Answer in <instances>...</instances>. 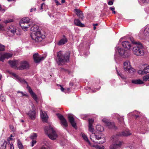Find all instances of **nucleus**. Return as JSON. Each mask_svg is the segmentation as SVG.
I'll use <instances>...</instances> for the list:
<instances>
[{
    "mask_svg": "<svg viewBox=\"0 0 149 149\" xmlns=\"http://www.w3.org/2000/svg\"><path fill=\"white\" fill-rule=\"evenodd\" d=\"M40 116L42 119V121L45 122L48 119V116L46 113L45 112H43L41 110H40Z\"/></svg>",
    "mask_w": 149,
    "mask_h": 149,
    "instance_id": "aec40b11",
    "label": "nucleus"
},
{
    "mask_svg": "<svg viewBox=\"0 0 149 149\" xmlns=\"http://www.w3.org/2000/svg\"><path fill=\"white\" fill-rule=\"evenodd\" d=\"M15 33L17 35H20L21 33V32H19L18 30H15Z\"/></svg>",
    "mask_w": 149,
    "mask_h": 149,
    "instance_id": "09e8293b",
    "label": "nucleus"
},
{
    "mask_svg": "<svg viewBox=\"0 0 149 149\" xmlns=\"http://www.w3.org/2000/svg\"><path fill=\"white\" fill-rule=\"evenodd\" d=\"M56 115L60 120L61 125L64 128L66 129L68 126V122L66 119L60 114L57 113L56 114Z\"/></svg>",
    "mask_w": 149,
    "mask_h": 149,
    "instance_id": "6e6552de",
    "label": "nucleus"
},
{
    "mask_svg": "<svg viewBox=\"0 0 149 149\" xmlns=\"http://www.w3.org/2000/svg\"><path fill=\"white\" fill-rule=\"evenodd\" d=\"M13 56V54L10 53H6L0 56V61H3L5 58H9Z\"/></svg>",
    "mask_w": 149,
    "mask_h": 149,
    "instance_id": "2eb2a0df",
    "label": "nucleus"
},
{
    "mask_svg": "<svg viewBox=\"0 0 149 149\" xmlns=\"http://www.w3.org/2000/svg\"><path fill=\"white\" fill-rule=\"evenodd\" d=\"M9 63L11 65L12 67H14L16 65V61H10Z\"/></svg>",
    "mask_w": 149,
    "mask_h": 149,
    "instance_id": "2f4dec72",
    "label": "nucleus"
},
{
    "mask_svg": "<svg viewBox=\"0 0 149 149\" xmlns=\"http://www.w3.org/2000/svg\"><path fill=\"white\" fill-rule=\"evenodd\" d=\"M13 21V20L12 19L10 18H8L6 20H5L3 22L6 24H7L9 22H12Z\"/></svg>",
    "mask_w": 149,
    "mask_h": 149,
    "instance_id": "a19ab883",
    "label": "nucleus"
},
{
    "mask_svg": "<svg viewBox=\"0 0 149 149\" xmlns=\"http://www.w3.org/2000/svg\"><path fill=\"white\" fill-rule=\"evenodd\" d=\"M116 52H118L119 55L123 58L128 57L130 55V52L127 50H125L123 49L118 47L117 50H115Z\"/></svg>",
    "mask_w": 149,
    "mask_h": 149,
    "instance_id": "423d86ee",
    "label": "nucleus"
},
{
    "mask_svg": "<svg viewBox=\"0 0 149 149\" xmlns=\"http://www.w3.org/2000/svg\"><path fill=\"white\" fill-rule=\"evenodd\" d=\"M116 69L117 74L118 76L120 77L121 78L123 79H126L125 77L122 74L120 73L117 70L116 68Z\"/></svg>",
    "mask_w": 149,
    "mask_h": 149,
    "instance_id": "e433bc0d",
    "label": "nucleus"
},
{
    "mask_svg": "<svg viewBox=\"0 0 149 149\" xmlns=\"http://www.w3.org/2000/svg\"><path fill=\"white\" fill-rule=\"evenodd\" d=\"M17 144L18 147L19 149H23L24 147L22 143L20 140L17 139Z\"/></svg>",
    "mask_w": 149,
    "mask_h": 149,
    "instance_id": "c85d7f7f",
    "label": "nucleus"
},
{
    "mask_svg": "<svg viewBox=\"0 0 149 149\" xmlns=\"http://www.w3.org/2000/svg\"><path fill=\"white\" fill-rule=\"evenodd\" d=\"M45 133L50 139L54 140L57 137L58 135L56 132L51 125L45 127Z\"/></svg>",
    "mask_w": 149,
    "mask_h": 149,
    "instance_id": "7ed1b4c3",
    "label": "nucleus"
},
{
    "mask_svg": "<svg viewBox=\"0 0 149 149\" xmlns=\"http://www.w3.org/2000/svg\"><path fill=\"white\" fill-rule=\"evenodd\" d=\"M68 118L69 121L72 126L75 128L76 127V125L74 121V119L72 115L71 114H68Z\"/></svg>",
    "mask_w": 149,
    "mask_h": 149,
    "instance_id": "6ab92c4d",
    "label": "nucleus"
},
{
    "mask_svg": "<svg viewBox=\"0 0 149 149\" xmlns=\"http://www.w3.org/2000/svg\"><path fill=\"white\" fill-rule=\"evenodd\" d=\"M132 83L136 84H141L143 83V81L140 79L132 80Z\"/></svg>",
    "mask_w": 149,
    "mask_h": 149,
    "instance_id": "cd10ccee",
    "label": "nucleus"
},
{
    "mask_svg": "<svg viewBox=\"0 0 149 149\" xmlns=\"http://www.w3.org/2000/svg\"><path fill=\"white\" fill-rule=\"evenodd\" d=\"M143 3H147L149 2V0H141Z\"/></svg>",
    "mask_w": 149,
    "mask_h": 149,
    "instance_id": "3c124183",
    "label": "nucleus"
},
{
    "mask_svg": "<svg viewBox=\"0 0 149 149\" xmlns=\"http://www.w3.org/2000/svg\"><path fill=\"white\" fill-rule=\"evenodd\" d=\"M45 5V4L44 3H43L41 4V6H40V9L41 10H42L43 9V6H44Z\"/></svg>",
    "mask_w": 149,
    "mask_h": 149,
    "instance_id": "4d7b16f0",
    "label": "nucleus"
},
{
    "mask_svg": "<svg viewBox=\"0 0 149 149\" xmlns=\"http://www.w3.org/2000/svg\"><path fill=\"white\" fill-rule=\"evenodd\" d=\"M61 87V91L63 92H64V90H65V89L63 87H62L61 86V85L60 86Z\"/></svg>",
    "mask_w": 149,
    "mask_h": 149,
    "instance_id": "bf43d9fd",
    "label": "nucleus"
},
{
    "mask_svg": "<svg viewBox=\"0 0 149 149\" xmlns=\"http://www.w3.org/2000/svg\"><path fill=\"white\" fill-rule=\"evenodd\" d=\"M97 25H98V24H93V26H97Z\"/></svg>",
    "mask_w": 149,
    "mask_h": 149,
    "instance_id": "e2e57ef3",
    "label": "nucleus"
},
{
    "mask_svg": "<svg viewBox=\"0 0 149 149\" xmlns=\"http://www.w3.org/2000/svg\"><path fill=\"white\" fill-rule=\"evenodd\" d=\"M6 144V142L5 141H4L3 142H1L0 145V149H5Z\"/></svg>",
    "mask_w": 149,
    "mask_h": 149,
    "instance_id": "bb28decb",
    "label": "nucleus"
},
{
    "mask_svg": "<svg viewBox=\"0 0 149 149\" xmlns=\"http://www.w3.org/2000/svg\"><path fill=\"white\" fill-rule=\"evenodd\" d=\"M17 93H19L21 95L19 96L20 97H23V96L26 95L24 94L22 92L18 91H17Z\"/></svg>",
    "mask_w": 149,
    "mask_h": 149,
    "instance_id": "a18cd8bd",
    "label": "nucleus"
},
{
    "mask_svg": "<svg viewBox=\"0 0 149 149\" xmlns=\"http://www.w3.org/2000/svg\"><path fill=\"white\" fill-rule=\"evenodd\" d=\"M68 39L66 38H63L61 39L58 43V44L59 45H62L67 42Z\"/></svg>",
    "mask_w": 149,
    "mask_h": 149,
    "instance_id": "b1692460",
    "label": "nucleus"
},
{
    "mask_svg": "<svg viewBox=\"0 0 149 149\" xmlns=\"http://www.w3.org/2000/svg\"><path fill=\"white\" fill-rule=\"evenodd\" d=\"M149 72V66L147 65L143 66V69L142 70H139L138 73L139 74H144Z\"/></svg>",
    "mask_w": 149,
    "mask_h": 149,
    "instance_id": "ddd939ff",
    "label": "nucleus"
},
{
    "mask_svg": "<svg viewBox=\"0 0 149 149\" xmlns=\"http://www.w3.org/2000/svg\"><path fill=\"white\" fill-rule=\"evenodd\" d=\"M36 143V140H33L31 142V146L33 147L34 146V145Z\"/></svg>",
    "mask_w": 149,
    "mask_h": 149,
    "instance_id": "de8ad7c7",
    "label": "nucleus"
},
{
    "mask_svg": "<svg viewBox=\"0 0 149 149\" xmlns=\"http://www.w3.org/2000/svg\"><path fill=\"white\" fill-rule=\"evenodd\" d=\"M8 29L9 31H10L13 34H15V32L16 29L13 27L12 26H9L8 28Z\"/></svg>",
    "mask_w": 149,
    "mask_h": 149,
    "instance_id": "72a5a7b5",
    "label": "nucleus"
},
{
    "mask_svg": "<svg viewBox=\"0 0 149 149\" xmlns=\"http://www.w3.org/2000/svg\"><path fill=\"white\" fill-rule=\"evenodd\" d=\"M81 118L84 120H85L87 118V116L86 115H81Z\"/></svg>",
    "mask_w": 149,
    "mask_h": 149,
    "instance_id": "49530a36",
    "label": "nucleus"
},
{
    "mask_svg": "<svg viewBox=\"0 0 149 149\" xmlns=\"http://www.w3.org/2000/svg\"><path fill=\"white\" fill-rule=\"evenodd\" d=\"M88 127L89 130L91 132H93V131L94 130V127L93 125H89Z\"/></svg>",
    "mask_w": 149,
    "mask_h": 149,
    "instance_id": "ea45409f",
    "label": "nucleus"
},
{
    "mask_svg": "<svg viewBox=\"0 0 149 149\" xmlns=\"http://www.w3.org/2000/svg\"><path fill=\"white\" fill-rule=\"evenodd\" d=\"M22 29L24 31H26L27 30V28L30 26V25L28 24L27 26H24L23 25H20Z\"/></svg>",
    "mask_w": 149,
    "mask_h": 149,
    "instance_id": "c9c22d12",
    "label": "nucleus"
},
{
    "mask_svg": "<svg viewBox=\"0 0 149 149\" xmlns=\"http://www.w3.org/2000/svg\"><path fill=\"white\" fill-rule=\"evenodd\" d=\"M54 1L57 6L61 5V4L58 2V1L57 0H54Z\"/></svg>",
    "mask_w": 149,
    "mask_h": 149,
    "instance_id": "5fc2aeb1",
    "label": "nucleus"
},
{
    "mask_svg": "<svg viewBox=\"0 0 149 149\" xmlns=\"http://www.w3.org/2000/svg\"><path fill=\"white\" fill-rule=\"evenodd\" d=\"M10 149H14V147L13 144L10 143Z\"/></svg>",
    "mask_w": 149,
    "mask_h": 149,
    "instance_id": "864d4df0",
    "label": "nucleus"
},
{
    "mask_svg": "<svg viewBox=\"0 0 149 149\" xmlns=\"http://www.w3.org/2000/svg\"><path fill=\"white\" fill-rule=\"evenodd\" d=\"M33 58L36 63H39L45 58L43 56H40L38 53H35L33 55Z\"/></svg>",
    "mask_w": 149,
    "mask_h": 149,
    "instance_id": "f8f14e48",
    "label": "nucleus"
},
{
    "mask_svg": "<svg viewBox=\"0 0 149 149\" xmlns=\"http://www.w3.org/2000/svg\"><path fill=\"white\" fill-rule=\"evenodd\" d=\"M29 20L30 19L28 17L23 18L19 22V24L20 25H23L25 24H28L29 22Z\"/></svg>",
    "mask_w": 149,
    "mask_h": 149,
    "instance_id": "412c9836",
    "label": "nucleus"
},
{
    "mask_svg": "<svg viewBox=\"0 0 149 149\" xmlns=\"http://www.w3.org/2000/svg\"><path fill=\"white\" fill-rule=\"evenodd\" d=\"M124 69L126 72L132 73L135 71V70L131 67L130 63L129 61H126L124 63Z\"/></svg>",
    "mask_w": 149,
    "mask_h": 149,
    "instance_id": "0eeeda50",
    "label": "nucleus"
},
{
    "mask_svg": "<svg viewBox=\"0 0 149 149\" xmlns=\"http://www.w3.org/2000/svg\"><path fill=\"white\" fill-rule=\"evenodd\" d=\"M88 121L89 125H92L94 122V120L93 119H89Z\"/></svg>",
    "mask_w": 149,
    "mask_h": 149,
    "instance_id": "37998d69",
    "label": "nucleus"
},
{
    "mask_svg": "<svg viewBox=\"0 0 149 149\" xmlns=\"http://www.w3.org/2000/svg\"><path fill=\"white\" fill-rule=\"evenodd\" d=\"M12 75L13 76L15 77V78L16 79L18 80L20 82L24 83L27 85V88L28 89L29 93L31 94L33 93L31 87L28 85L27 82L24 79H21V78L19 77L18 75L15 73H13L12 74Z\"/></svg>",
    "mask_w": 149,
    "mask_h": 149,
    "instance_id": "1a4fd4ad",
    "label": "nucleus"
},
{
    "mask_svg": "<svg viewBox=\"0 0 149 149\" xmlns=\"http://www.w3.org/2000/svg\"><path fill=\"white\" fill-rule=\"evenodd\" d=\"M70 56L69 52L64 53L61 51L56 54V61L59 65H63L66 62L69 61Z\"/></svg>",
    "mask_w": 149,
    "mask_h": 149,
    "instance_id": "f03ea898",
    "label": "nucleus"
},
{
    "mask_svg": "<svg viewBox=\"0 0 149 149\" xmlns=\"http://www.w3.org/2000/svg\"><path fill=\"white\" fill-rule=\"evenodd\" d=\"M123 47L125 49L129 50H131L132 49L131 48L132 47L130 43L127 41H124L122 43Z\"/></svg>",
    "mask_w": 149,
    "mask_h": 149,
    "instance_id": "4468645a",
    "label": "nucleus"
},
{
    "mask_svg": "<svg viewBox=\"0 0 149 149\" xmlns=\"http://www.w3.org/2000/svg\"><path fill=\"white\" fill-rule=\"evenodd\" d=\"M96 129L98 132H102L104 130L103 127L100 125H97L96 126Z\"/></svg>",
    "mask_w": 149,
    "mask_h": 149,
    "instance_id": "c756f323",
    "label": "nucleus"
},
{
    "mask_svg": "<svg viewBox=\"0 0 149 149\" xmlns=\"http://www.w3.org/2000/svg\"><path fill=\"white\" fill-rule=\"evenodd\" d=\"M131 41L132 44V49L134 54L139 56H144L146 52V49L141 43L133 39H131Z\"/></svg>",
    "mask_w": 149,
    "mask_h": 149,
    "instance_id": "f257e3e1",
    "label": "nucleus"
},
{
    "mask_svg": "<svg viewBox=\"0 0 149 149\" xmlns=\"http://www.w3.org/2000/svg\"><path fill=\"white\" fill-rule=\"evenodd\" d=\"M48 139H45L44 140L43 144L45 145V146H43L41 148V149H48V146L50 143V142L49 141Z\"/></svg>",
    "mask_w": 149,
    "mask_h": 149,
    "instance_id": "4be33fe9",
    "label": "nucleus"
},
{
    "mask_svg": "<svg viewBox=\"0 0 149 149\" xmlns=\"http://www.w3.org/2000/svg\"><path fill=\"white\" fill-rule=\"evenodd\" d=\"M102 121H103V122L105 123L106 125H107L109 124H111L109 123L110 122L108 120L105 119V118H103L102 120Z\"/></svg>",
    "mask_w": 149,
    "mask_h": 149,
    "instance_id": "79ce46f5",
    "label": "nucleus"
},
{
    "mask_svg": "<svg viewBox=\"0 0 149 149\" xmlns=\"http://www.w3.org/2000/svg\"><path fill=\"white\" fill-rule=\"evenodd\" d=\"M109 9L112 11H113L115 10V8L114 7H111L109 8Z\"/></svg>",
    "mask_w": 149,
    "mask_h": 149,
    "instance_id": "052dcab7",
    "label": "nucleus"
},
{
    "mask_svg": "<svg viewBox=\"0 0 149 149\" xmlns=\"http://www.w3.org/2000/svg\"><path fill=\"white\" fill-rule=\"evenodd\" d=\"M143 79L144 81H149V74L143 77Z\"/></svg>",
    "mask_w": 149,
    "mask_h": 149,
    "instance_id": "58836bf2",
    "label": "nucleus"
},
{
    "mask_svg": "<svg viewBox=\"0 0 149 149\" xmlns=\"http://www.w3.org/2000/svg\"><path fill=\"white\" fill-rule=\"evenodd\" d=\"M122 144V143L120 141H117L115 143L111 145L110 147V149H117L119 148Z\"/></svg>",
    "mask_w": 149,
    "mask_h": 149,
    "instance_id": "f3484780",
    "label": "nucleus"
},
{
    "mask_svg": "<svg viewBox=\"0 0 149 149\" xmlns=\"http://www.w3.org/2000/svg\"><path fill=\"white\" fill-rule=\"evenodd\" d=\"M13 136H12V135H11L10 137H9L8 141V142L10 141V140H13V138L12 137H13Z\"/></svg>",
    "mask_w": 149,
    "mask_h": 149,
    "instance_id": "603ef678",
    "label": "nucleus"
},
{
    "mask_svg": "<svg viewBox=\"0 0 149 149\" xmlns=\"http://www.w3.org/2000/svg\"><path fill=\"white\" fill-rule=\"evenodd\" d=\"M113 3V1H110L108 2V4L109 5H111Z\"/></svg>",
    "mask_w": 149,
    "mask_h": 149,
    "instance_id": "6e6d98bb",
    "label": "nucleus"
},
{
    "mask_svg": "<svg viewBox=\"0 0 149 149\" xmlns=\"http://www.w3.org/2000/svg\"><path fill=\"white\" fill-rule=\"evenodd\" d=\"M81 135L83 139L87 141L89 144H90V142L88 139L87 136L85 134L83 133L81 134Z\"/></svg>",
    "mask_w": 149,
    "mask_h": 149,
    "instance_id": "473e14b6",
    "label": "nucleus"
},
{
    "mask_svg": "<svg viewBox=\"0 0 149 149\" xmlns=\"http://www.w3.org/2000/svg\"><path fill=\"white\" fill-rule=\"evenodd\" d=\"M112 13L115 14L116 12H115V11L114 10H113V11H112Z\"/></svg>",
    "mask_w": 149,
    "mask_h": 149,
    "instance_id": "69168bd1",
    "label": "nucleus"
},
{
    "mask_svg": "<svg viewBox=\"0 0 149 149\" xmlns=\"http://www.w3.org/2000/svg\"><path fill=\"white\" fill-rule=\"evenodd\" d=\"M31 106L32 107V110L29 111L27 113V114L31 119L34 120L36 118V108L33 104Z\"/></svg>",
    "mask_w": 149,
    "mask_h": 149,
    "instance_id": "9b49d317",
    "label": "nucleus"
},
{
    "mask_svg": "<svg viewBox=\"0 0 149 149\" xmlns=\"http://www.w3.org/2000/svg\"><path fill=\"white\" fill-rule=\"evenodd\" d=\"M90 139L93 142L99 144H102L105 141L104 138H101L100 136L97 135L95 133H93L91 134Z\"/></svg>",
    "mask_w": 149,
    "mask_h": 149,
    "instance_id": "20e7f679",
    "label": "nucleus"
},
{
    "mask_svg": "<svg viewBox=\"0 0 149 149\" xmlns=\"http://www.w3.org/2000/svg\"><path fill=\"white\" fill-rule=\"evenodd\" d=\"M39 26L37 25L34 24L32 26L31 29V31L33 32V33L31 34V37L36 36V37H41V32L39 30Z\"/></svg>",
    "mask_w": 149,
    "mask_h": 149,
    "instance_id": "39448f33",
    "label": "nucleus"
},
{
    "mask_svg": "<svg viewBox=\"0 0 149 149\" xmlns=\"http://www.w3.org/2000/svg\"><path fill=\"white\" fill-rule=\"evenodd\" d=\"M34 100L36 102H37V97L36 95L33 92L31 94Z\"/></svg>",
    "mask_w": 149,
    "mask_h": 149,
    "instance_id": "4c0bfd02",
    "label": "nucleus"
},
{
    "mask_svg": "<svg viewBox=\"0 0 149 149\" xmlns=\"http://www.w3.org/2000/svg\"><path fill=\"white\" fill-rule=\"evenodd\" d=\"M33 42H41L45 38H31Z\"/></svg>",
    "mask_w": 149,
    "mask_h": 149,
    "instance_id": "7c9ffc66",
    "label": "nucleus"
},
{
    "mask_svg": "<svg viewBox=\"0 0 149 149\" xmlns=\"http://www.w3.org/2000/svg\"><path fill=\"white\" fill-rule=\"evenodd\" d=\"M143 34L145 36H149V26H148L145 28Z\"/></svg>",
    "mask_w": 149,
    "mask_h": 149,
    "instance_id": "393cba45",
    "label": "nucleus"
},
{
    "mask_svg": "<svg viewBox=\"0 0 149 149\" xmlns=\"http://www.w3.org/2000/svg\"><path fill=\"white\" fill-rule=\"evenodd\" d=\"M74 12L80 19L81 20L83 19L84 16L82 11L80 10L79 9H75L74 10Z\"/></svg>",
    "mask_w": 149,
    "mask_h": 149,
    "instance_id": "dca6fc26",
    "label": "nucleus"
},
{
    "mask_svg": "<svg viewBox=\"0 0 149 149\" xmlns=\"http://www.w3.org/2000/svg\"><path fill=\"white\" fill-rule=\"evenodd\" d=\"M0 11H3V12H4L5 11L4 10V9H3L1 8L0 4Z\"/></svg>",
    "mask_w": 149,
    "mask_h": 149,
    "instance_id": "13d9d810",
    "label": "nucleus"
},
{
    "mask_svg": "<svg viewBox=\"0 0 149 149\" xmlns=\"http://www.w3.org/2000/svg\"><path fill=\"white\" fill-rule=\"evenodd\" d=\"M3 27L0 24V31L2 30L3 29Z\"/></svg>",
    "mask_w": 149,
    "mask_h": 149,
    "instance_id": "680f3d73",
    "label": "nucleus"
},
{
    "mask_svg": "<svg viewBox=\"0 0 149 149\" xmlns=\"http://www.w3.org/2000/svg\"><path fill=\"white\" fill-rule=\"evenodd\" d=\"M10 128L11 129H12V130H13V128H14L13 127V126H10Z\"/></svg>",
    "mask_w": 149,
    "mask_h": 149,
    "instance_id": "338daca9",
    "label": "nucleus"
},
{
    "mask_svg": "<svg viewBox=\"0 0 149 149\" xmlns=\"http://www.w3.org/2000/svg\"><path fill=\"white\" fill-rule=\"evenodd\" d=\"M5 50L4 46L0 44V51H2ZM1 53H0V54Z\"/></svg>",
    "mask_w": 149,
    "mask_h": 149,
    "instance_id": "c03bdc74",
    "label": "nucleus"
},
{
    "mask_svg": "<svg viewBox=\"0 0 149 149\" xmlns=\"http://www.w3.org/2000/svg\"><path fill=\"white\" fill-rule=\"evenodd\" d=\"M65 2V0H61V2L62 3H64Z\"/></svg>",
    "mask_w": 149,
    "mask_h": 149,
    "instance_id": "0e129e2a",
    "label": "nucleus"
},
{
    "mask_svg": "<svg viewBox=\"0 0 149 149\" xmlns=\"http://www.w3.org/2000/svg\"><path fill=\"white\" fill-rule=\"evenodd\" d=\"M0 100L2 102H4L5 101V98L2 96L1 95L0 96Z\"/></svg>",
    "mask_w": 149,
    "mask_h": 149,
    "instance_id": "8fccbe9b",
    "label": "nucleus"
},
{
    "mask_svg": "<svg viewBox=\"0 0 149 149\" xmlns=\"http://www.w3.org/2000/svg\"><path fill=\"white\" fill-rule=\"evenodd\" d=\"M74 23L75 25L78 26L82 27L84 26V24H82L78 19H75L74 20Z\"/></svg>",
    "mask_w": 149,
    "mask_h": 149,
    "instance_id": "5701e85b",
    "label": "nucleus"
},
{
    "mask_svg": "<svg viewBox=\"0 0 149 149\" xmlns=\"http://www.w3.org/2000/svg\"><path fill=\"white\" fill-rule=\"evenodd\" d=\"M131 134L130 132H123L121 133L118 132L115 135H113L111 137V139H113V141H114L120 136H127Z\"/></svg>",
    "mask_w": 149,
    "mask_h": 149,
    "instance_id": "9d476101",
    "label": "nucleus"
},
{
    "mask_svg": "<svg viewBox=\"0 0 149 149\" xmlns=\"http://www.w3.org/2000/svg\"><path fill=\"white\" fill-rule=\"evenodd\" d=\"M37 134L36 133H33L31 134L30 138L32 140L35 139L37 138Z\"/></svg>",
    "mask_w": 149,
    "mask_h": 149,
    "instance_id": "f704fd0d",
    "label": "nucleus"
},
{
    "mask_svg": "<svg viewBox=\"0 0 149 149\" xmlns=\"http://www.w3.org/2000/svg\"><path fill=\"white\" fill-rule=\"evenodd\" d=\"M110 123H111L110 124H108L107 126L109 128L113 129L114 130H116L117 129V127L115 126V125L114 124V123L113 122H110Z\"/></svg>",
    "mask_w": 149,
    "mask_h": 149,
    "instance_id": "a878e982",
    "label": "nucleus"
},
{
    "mask_svg": "<svg viewBox=\"0 0 149 149\" xmlns=\"http://www.w3.org/2000/svg\"><path fill=\"white\" fill-rule=\"evenodd\" d=\"M135 116L136 118H137L139 116L138 115H135Z\"/></svg>",
    "mask_w": 149,
    "mask_h": 149,
    "instance_id": "774afa93",
    "label": "nucleus"
},
{
    "mask_svg": "<svg viewBox=\"0 0 149 149\" xmlns=\"http://www.w3.org/2000/svg\"><path fill=\"white\" fill-rule=\"evenodd\" d=\"M29 67L28 63L25 61H22L20 63V66L19 68L20 70H23L28 68Z\"/></svg>",
    "mask_w": 149,
    "mask_h": 149,
    "instance_id": "a211bd4d",
    "label": "nucleus"
}]
</instances>
